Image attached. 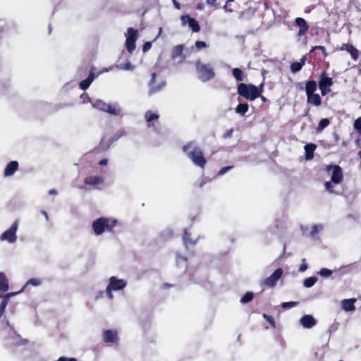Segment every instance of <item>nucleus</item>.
Instances as JSON below:
<instances>
[{
    "label": "nucleus",
    "mask_w": 361,
    "mask_h": 361,
    "mask_svg": "<svg viewBox=\"0 0 361 361\" xmlns=\"http://www.w3.org/2000/svg\"><path fill=\"white\" fill-rule=\"evenodd\" d=\"M183 151L187 153L188 157L192 163L201 169H204L207 164V159L199 146L194 145L193 142H188L183 146Z\"/></svg>",
    "instance_id": "obj_1"
},
{
    "label": "nucleus",
    "mask_w": 361,
    "mask_h": 361,
    "mask_svg": "<svg viewBox=\"0 0 361 361\" xmlns=\"http://www.w3.org/2000/svg\"><path fill=\"white\" fill-rule=\"evenodd\" d=\"M116 224L117 221L116 219L100 217L92 222V229L96 235H99L105 231L110 232L112 231Z\"/></svg>",
    "instance_id": "obj_2"
},
{
    "label": "nucleus",
    "mask_w": 361,
    "mask_h": 361,
    "mask_svg": "<svg viewBox=\"0 0 361 361\" xmlns=\"http://www.w3.org/2000/svg\"><path fill=\"white\" fill-rule=\"evenodd\" d=\"M195 69L198 78L202 82H207L215 77V71L210 63H203L200 60L195 63Z\"/></svg>",
    "instance_id": "obj_3"
},
{
    "label": "nucleus",
    "mask_w": 361,
    "mask_h": 361,
    "mask_svg": "<svg viewBox=\"0 0 361 361\" xmlns=\"http://www.w3.org/2000/svg\"><path fill=\"white\" fill-rule=\"evenodd\" d=\"M237 92L240 96L251 101L258 98L257 86L253 84L239 83L237 86Z\"/></svg>",
    "instance_id": "obj_4"
},
{
    "label": "nucleus",
    "mask_w": 361,
    "mask_h": 361,
    "mask_svg": "<svg viewBox=\"0 0 361 361\" xmlns=\"http://www.w3.org/2000/svg\"><path fill=\"white\" fill-rule=\"evenodd\" d=\"M95 109L107 112L111 115L118 116L121 114V109L116 108L111 104H106L102 100H96L93 104Z\"/></svg>",
    "instance_id": "obj_5"
},
{
    "label": "nucleus",
    "mask_w": 361,
    "mask_h": 361,
    "mask_svg": "<svg viewBox=\"0 0 361 361\" xmlns=\"http://www.w3.org/2000/svg\"><path fill=\"white\" fill-rule=\"evenodd\" d=\"M332 169V174L331 177V182L334 184H338L342 182L343 179V171L338 165H327L326 171H329Z\"/></svg>",
    "instance_id": "obj_6"
},
{
    "label": "nucleus",
    "mask_w": 361,
    "mask_h": 361,
    "mask_svg": "<svg viewBox=\"0 0 361 361\" xmlns=\"http://www.w3.org/2000/svg\"><path fill=\"white\" fill-rule=\"evenodd\" d=\"M18 229V221H16L9 229L4 232L0 237L1 240H7L9 243H14L17 239L16 231Z\"/></svg>",
    "instance_id": "obj_7"
},
{
    "label": "nucleus",
    "mask_w": 361,
    "mask_h": 361,
    "mask_svg": "<svg viewBox=\"0 0 361 361\" xmlns=\"http://www.w3.org/2000/svg\"><path fill=\"white\" fill-rule=\"evenodd\" d=\"M282 274V268H278L270 276L267 277L263 281L262 284L267 287L272 288L276 286L278 280L281 277Z\"/></svg>",
    "instance_id": "obj_8"
},
{
    "label": "nucleus",
    "mask_w": 361,
    "mask_h": 361,
    "mask_svg": "<svg viewBox=\"0 0 361 361\" xmlns=\"http://www.w3.org/2000/svg\"><path fill=\"white\" fill-rule=\"evenodd\" d=\"M156 76H157L156 73H153L151 75V79L149 82V86L150 87L149 90V95H152L158 92H160L166 86V82L164 80L161 81L157 85H156L155 84Z\"/></svg>",
    "instance_id": "obj_9"
},
{
    "label": "nucleus",
    "mask_w": 361,
    "mask_h": 361,
    "mask_svg": "<svg viewBox=\"0 0 361 361\" xmlns=\"http://www.w3.org/2000/svg\"><path fill=\"white\" fill-rule=\"evenodd\" d=\"M126 282L123 279H118L116 276H111L109 279V289L120 290L126 286Z\"/></svg>",
    "instance_id": "obj_10"
},
{
    "label": "nucleus",
    "mask_w": 361,
    "mask_h": 361,
    "mask_svg": "<svg viewBox=\"0 0 361 361\" xmlns=\"http://www.w3.org/2000/svg\"><path fill=\"white\" fill-rule=\"evenodd\" d=\"M336 50L347 51L351 56L352 59L356 61L358 59L359 51L353 45L348 43H344L341 47H336Z\"/></svg>",
    "instance_id": "obj_11"
},
{
    "label": "nucleus",
    "mask_w": 361,
    "mask_h": 361,
    "mask_svg": "<svg viewBox=\"0 0 361 361\" xmlns=\"http://www.w3.org/2000/svg\"><path fill=\"white\" fill-rule=\"evenodd\" d=\"M295 25L299 27V30L298 32V37L305 35L309 30V25L306 20L302 18H296L295 19Z\"/></svg>",
    "instance_id": "obj_12"
},
{
    "label": "nucleus",
    "mask_w": 361,
    "mask_h": 361,
    "mask_svg": "<svg viewBox=\"0 0 361 361\" xmlns=\"http://www.w3.org/2000/svg\"><path fill=\"white\" fill-rule=\"evenodd\" d=\"M102 336L104 341L106 343H116L118 341L116 330H104Z\"/></svg>",
    "instance_id": "obj_13"
},
{
    "label": "nucleus",
    "mask_w": 361,
    "mask_h": 361,
    "mask_svg": "<svg viewBox=\"0 0 361 361\" xmlns=\"http://www.w3.org/2000/svg\"><path fill=\"white\" fill-rule=\"evenodd\" d=\"M94 71L95 68L93 66H92L88 77L86 79L82 80L79 84L80 88L81 90H86L90 87V85H91V83L92 82L95 78Z\"/></svg>",
    "instance_id": "obj_14"
},
{
    "label": "nucleus",
    "mask_w": 361,
    "mask_h": 361,
    "mask_svg": "<svg viewBox=\"0 0 361 361\" xmlns=\"http://www.w3.org/2000/svg\"><path fill=\"white\" fill-rule=\"evenodd\" d=\"M181 20L183 23L188 22L189 27L192 29V32H198L200 30V27L198 22L188 15L182 16Z\"/></svg>",
    "instance_id": "obj_15"
},
{
    "label": "nucleus",
    "mask_w": 361,
    "mask_h": 361,
    "mask_svg": "<svg viewBox=\"0 0 361 361\" xmlns=\"http://www.w3.org/2000/svg\"><path fill=\"white\" fill-rule=\"evenodd\" d=\"M333 84V79L328 75L325 71H323L319 75L318 85L331 87Z\"/></svg>",
    "instance_id": "obj_16"
},
{
    "label": "nucleus",
    "mask_w": 361,
    "mask_h": 361,
    "mask_svg": "<svg viewBox=\"0 0 361 361\" xmlns=\"http://www.w3.org/2000/svg\"><path fill=\"white\" fill-rule=\"evenodd\" d=\"M300 324L304 328L310 329L316 324V319L310 314H306L301 317Z\"/></svg>",
    "instance_id": "obj_17"
},
{
    "label": "nucleus",
    "mask_w": 361,
    "mask_h": 361,
    "mask_svg": "<svg viewBox=\"0 0 361 361\" xmlns=\"http://www.w3.org/2000/svg\"><path fill=\"white\" fill-rule=\"evenodd\" d=\"M18 162L17 161H10L4 169V176H11L18 169Z\"/></svg>",
    "instance_id": "obj_18"
},
{
    "label": "nucleus",
    "mask_w": 361,
    "mask_h": 361,
    "mask_svg": "<svg viewBox=\"0 0 361 361\" xmlns=\"http://www.w3.org/2000/svg\"><path fill=\"white\" fill-rule=\"evenodd\" d=\"M8 288V279L4 273L0 272V297H2V293L6 292Z\"/></svg>",
    "instance_id": "obj_19"
},
{
    "label": "nucleus",
    "mask_w": 361,
    "mask_h": 361,
    "mask_svg": "<svg viewBox=\"0 0 361 361\" xmlns=\"http://www.w3.org/2000/svg\"><path fill=\"white\" fill-rule=\"evenodd\" d=\"M307 102L315 106H319L322 104V98L319 94L313 93L307 96Z\"/></svg>",
    "instance_id": "obj_20"
},
{
    "label": "nucleus",
    "mask_w": 361,
    "mask_h": 361,
    "mask_svg": "<svg viewBox=\"0 0 361 361\" xmlns=\"http://www.w3.org/2000/svg\"><path fill=\"white\" fill-rule=\"evenodd\" d=\"M356 302L355 298L344 299L342 300V308L346 311H354L355 310V302Z\"/></svg>",
    "instance_id": "obj_21"
},
{
    "label": "nucleus",
    "mask_w": 361,
    "mask_h": 361,
    "mask_svg": "<svg viewBox=\"0 0 361 361\" xmlns=\"http://www.w3.org/2000/svg\"><path fill=\"white\" fill-rule=\"evenodd\" d=\"M306 60L307 57L305 55L300 59V61L292 63L290 67L291 72L295 73L300 71L302 69V68L305 66Z\"/></svg>",
    "instance_id": "obj_22"
},
{
    "label": "nucleus",
    "mask_w": 361,
    "mask_h": 361,
    "mask_svg": "<svg viewBox=\"0 0 361 361\" xmlns=\"http://www.w3.org/2000/svg\"><path fill=\"white\" fill-rule=\"evenodd\" d=\"M103 182L104 178L102 176H88L84 179V183L90 185H96Z\"/></svg>",
    "instance_id": "obj_23"
},
{
    "label": "nucleus",
    "mask_w": 361,
    "mask_h": 361,
    "mask_svg": "<svg viewBox=\"0 0 361 361\" xmlns=\"http://www.w3.org/2000/svg\"><path fill=\"white\" fill-rule=\"evenodd\" d=\"M317 145L313 143L307 144L305 146V158L307 160H310L313 159L314 152L316 149Z\"/></svg>",
    "instance_id": "obj_24"
},
{
    "label": "nucleus",
    "mask_w": 361,
    "mask_h": 361,
    "mask_svg": "<svg viewBox=\"0 0 361 361\" xmlns=\"http://www.w3.org/2000/svg\"><path fill=\"white\" fill-rule=\"evenodd\" d=\"M317 85L315 80H308L305 83V92L306 95L314 93L317 90Z\"/></svg>",
    "instance_id": "obj_25"
},
{
    "label": "nucleus",
    "mask_w": 361,
    "mask_h": 361,
    "mask_svg": "<svg viewBox=\"0 0 361 361\" xmlns=\"http://www.w3.org/2000/svg\"><path fill=\"white\" fill-rule=\"evenodd\" d=\"M249 106L247 103H240L235 108L236 113L244 116L248 111Z\"/></svg>",
    "instance_id": "obj_26"
},
{
    "label": "nucleus",
    "mask_w": 361,
    "mask_h": 361,
    "mask_svg": "<svg viewBox=\"0 0 361 361\" xmlns=\"http://www.w3.org/2000/svg\"><path fill=\"white\" fill-rule=\"evenodd\" d=\"M232 74L237 81H243L244 80V73L239 68H234L232 70Z\"/></svg>",
    "instance_id": "obj_27"
},
{
    "label": "nucleus",
    "mask_w": 361,
    "mask_h": 361,
    "mask_svg": "<svg viewBox=\"0 0 361 361\" xmlns=\"http://www.w3.org/2000/svg\"><path fill=\"white\" fill-rule=\"evenodd\" d=\"M116 68L120 70L133 71L135 67L128 60H127L126 62L123 63L116 65Z\"/></svg>",
    "instance_id": "obj_28"
},
{
    "label": "nucleus",
    "mask_w": 361,
    "mask_h": 361,
    "mask_svg": "<svg viewBox=\"0 0 361 361\" xmlns=\"http://www.w3.org/2000/svg\"><path fill=\"white\" fill-rule=\"evenodd\" d=\"M317 281V278L316 276H310L304 280L303 285L306 288H310L313 286Z\"/></svg>",
    "instance_id": "obj_29"
},
{
    "label": "nucleus",
    "mask_w": 361,
    "mask_h": 361,
    "mask_svg": "<svg viewBox=\"0 0 361 361\" xmlns=\"http://www.w3.org/2000/svg\"><path fill=\"white\" fill-rule=\"evenodd\" d=\"M135 41L133 39H127L126 40V47L129 53H133L135 49Z\"/></svg>",
    "instance_id": "obj_30"
},
{
    "label": "nucleus",
    "mask_w": 361,
    "mask_h": 361,
    "mask_svg": "<svg viewBox=\"0 0 361 361\" xmlns=\"http://www.w3.org/2000/svg\"><path fill=\"white\" fill-rule=\"evenodd\" d=\"M330 123V121L328 118H322L319 121L317 130V132H321L326 127H327Z\"/></svg>",
    "instance_id": "obj_31"
},
{
    "label": "nucleus",
    "mask_w": 361,
    "mask_h": 361,
    "mask_svg": "<svg viewBox=\"0 0 361 361\" xmlns=\"http://www.w3.org/2000/svg\"><path fill=\"white\" fill-rule=\"evenodd\" d=\"M183 238L186 245L195 244V241L191 240L190 233L186 229L184 231Z\"/></svg>",
    "instance_id": "obj_32"
},
{
    "label": "nucleus",
    "mask_w": 361,
    "mask_h": 361,
    "mask_svg": "<svg viewBox=\"0 0 361 361\" xmlns=\"http://www.w3.org/2000/svg\"><path fill=\"white\" fill-rule=\"evenodd\" d=\"M159 117V116L158 114H154L151 111H147L145 114V118L148 123L158 119Z\"/></svg>",
    "instance_id": "obj_33"
},
{
    "label": "nucleus",
    "mask_w": 361,
    "mask_h": 361,
    "mask_svg": "<svg viewBox=\"0 0 361 361\" xmlns=\"http://www.w3.org/2000/svg\"><path fill=\"white\" fill-rule=\"evenodd\" d=\"M254 295L252 292H247L240 299L241 303H247L252 300Z\"/></svg>",
    "instance_id": "obj_34"
},
{
    "label": "nucleus",
    "mask_w": 361,
    "mask_h": 361,
    "mask_svg": "<svg viewBox=\"0 0 361 361\" xmlns=\"http://www.w3.org/2000/svg\"><path fill=\"white\" fill-rule=\"evenodd\" d=\"M183 49H184V47H183V45H182V44L176 46L173 48L172 56L177 57V56H180L183 54Z\"/></svg>",
    "instance_id": "obj_35"
},
{
    "label": "nucleus",
    "mask_w": 361,
    "mask_h": 361,
    "mask_svg": "<svg viewBox=\"0 0 361 361\" xmlns=\"http://www.w3.org/2000/svg\"><path fill=\"white\" fill-rule=\"evenodd\" d=\"M137 37V30H135L133 27H129L128 29L127 39L136 40Z\"/></svg>",
    "instance_id": "obj_36"
},
{
    "label": "nucleus",
    "mask_w": 361,
    "mask_h": 361,
    "mask_svg": "<svg viewBox=\"0 0 361 361\" xmlns=\"http://www.w3.org/2000/svg\"><path fill=\"white\" fill-rule=\"evenodd\" d=\"M319 50L322 54L324 58L325 59L328 56V53L326 52V48L324 46H314L312 47L310 51V53L313 52L314 50Z\"/></svg>",
    "instance_id": "obj_37"
},
{
    "label": "nucleus",
    "mask_w": 361,
    "mask_h": 361,
    "mask_svg": "<svg viewBox=\"0 0 361 361\" xmlns=\"http://www.w3.org/2000/svg\"><path fill=\"white\" fill-rule=\"evenodd\" d=\"M13 341L12 344H13L15 345H25L27 342V340L21 339L18 335L16 336H13Z\"/></svg>",
    "instance_id": "obj_38"
},
{
    "label": "nucleus",
    "mask_w": 361,
    "mask_h": 361,
    "mask_svg": "<svg viewBox=\"0 0 361 361\" xmlns=\"http://www.w3.org/2000/svg\"><path fill=\"white\" fill-rule=\"evenodd\" d=\"M42 283L41 280L39 279H30V280L27 281V282L26 283V284L23 287V290L25 289V288L26 287V286L27 285H32V286H37L39 285H40Z\"/></svg>",
    "instance_id": "obj_39"
},
{
    "label": "nucleus",
    "mask_w": 361,
    "mask_h": 361,
    "mask_svg": "<svg viewBox=\"0 0 361 361\" xmlns=\"http://www.w3.org/2000/svg\"><path fill=\"white\" fill-rule=\"evenodd\" d=\"M262 316H263L264 319H265L269 322V324L271 326V327L276 328V323H275V320L273 318V317L268 315L265 313H264Z\"/></svg>",
    "instance_id": "obj_40"
},
{
    "label": "nucleus",
    "mask_w": 361,
    "mask_h": 361,
    "mask_svg": "<svg viewBox=\"0 0 361 361\" xmlns=\"http://www.w3.org/2000/svg\"><path fill=\"white\" fill-rule=\"evenodd\" d=\"M319 274L322 277H329L332 274V271L326 268H322L320 269Z\"/></svg>",
    "instance_id": "obj_41"
},
{
    "label": "nucleus",
    "mask_w": 361,
    "mask_h": 361,
    "mask_svg": "<svg viewBox=\"0 0 361 361\" xmlns=\"http://www.w3.org/2000/svg\"><path fill=\"white\" fill-rule=\"evenodd\" d=\"M8 301L3 298L0 304V318L3 316L5 312L6 307L8 305Z\"/></svg>",
    "instance_id": "obj_42"
},
{
    "label": "nucleus",
    "mask_w": 361,
    "mask_h": 361,
    "mask_svg": "<svg viewBox=\"0 0 361 361\" xmlns=\"http://www.w3.org/2000/svg\"><path fill=\"white\" fill-rule=\"evenodd\" d=\"M333 182L331 181H326L324 183V186H325V189L330 193H334V185H333Z\"/></svg>",
    "instance_id": "obj_43"
},
{
    "label": "nucleus",
    "mask_w": 361,
    "mask_h": 361,
    "mask_svg": "<svg viewBox=\"0 0 361 361\" xmlns=\"http://www.w3.org/2000/svg\"><path fill=\"white\" fill-rule=\"evenodd\" d=\"M298 303V302H285L281 304V307L285 309L291 308L296 306Z\"/></svg>",
    "instance_id": "obj_44"
},
{
    "label": "nucleus",
    "mask_w": 361,
    "mask_h": 361,
    "mask_svg": "<svg viewBox=\"0 0 361 361\" xmlns=\"http://www.w3.org/2000/svg\"><path fill=\"white\" fill-rule=\"evenodd\" d=\"M23 288H22V289H21L20 291H18V292H11V293H8L7 294H6V295H2V297H1V298H3L4 299H5L6 300H7V301L8 302L9 298H10L11 297H12V296H13V295H16V294L20 293H21V292H23Z\"/></svg>",
    "instance_id": "obj_45"
},
{
    "label": "nucleus",
    "mask_w": 361,
    "mask_h": 361,
    "mask_svg": "<svg viewBox=\"0 0 361 361\" xmlns=\"http://www.w3.org/2000/svg\"><path fill=\"white\" fill-rule=\"evenodd\" d=\"M318 87L321 91V94L322 96L326 95L331 91L330 87H327L325 86H320V85H318Z\"/></svg>",
    "instance_id": "obj_46"
},
{
    "label": "nucleus",
    "mask_w": 361,
    "mask_h": 361,
    "mask_svg": "<svg viewBox=\"0 0 361 361\" xmlns=\"http://www.w3.org/2000/svg\"><path fill=\"white\" fill-rule=\"evenodd\" d=\"M354 128L360 133H361V117H359L355 121Z\"/></svg>",
    "instance_id": "obj_47"
},
{
    "label": "nucleus",
    "mask_w": 361,
    "mask_h": 361,
    "mask_svg": "<svg viewBox=\"0 0 361 361\" xmlns=\"http://www.w3.org/2000/svg\"><path fill=\"white\" fill-rule=\"evenodd\" d=\"M195 47L198 50H200L201 49L206 48L207 47V45L206 42H204L203 41H196Z\"/></svg>",
    "instance_id": "obj_48"
},
{
    "label": "nucleus",
    "mask_w": 361,
    "mask_h": 361,
    "mask_svg": "<svg viewBox=\"0 0 361 361\" xmlns=\"http://www.w3.org/2000/svg\"><path fill=\"white\" fill-rule=\"evenodd\" d=\"M232 168H233V166H228L223 167L222 169H220L218 174L224 175V173H226L227 171H228Z\"/></svg>",
    "instance_id": "obj_49"
},
{
    "label": "nucleus",
    "mask_w": 361,
    "mask_h": 361,
    "mask_svg": "<svg viewBox=\"0 0 361 361\" xmlns=\"http://www.w3.org/2000/svg\"><path fill=\"white\" fill-rule=\"evenodd\" d=\"M152 47V42H146L143 46H142V51L144 52H146L147 51H149Z\"/></svg>",
    "instance_id": "obj_50"
},
{
    "label": "nucleus",
    "mask_w": 361,
    "mask_h": 361,
    "mask_svg": "<svg viewBox=\"0 0 361 361\" xmlns=\"http://www.w3.org/2000/svg\"><path fill=\"white\" fill-rule=\"evenodd\" d=\"M319 232V226L317 225H314L312 227V229H311V231H310V235L312 236H314L317 233Z\"/></svg>",
    "instance_id": "obj_51"
},
{
    "label": "nucleus",
    "mask_w": 361,
    "mask_h": 361,
    "mask_svg": "<svg viewBox=\"0 0 361 361\" xmlns=\"http://www.w3.org/2000/svg\"><path fill=\"white\" fill-rule=\"evenodd\" d=\"M57 361H77V360L74 357H60Z\"/></svg>",
    "instance_id": "obj_52"
},
{
    "label": "nucleus",
    "mask_w": 361,
    "mask_h": 361,
    "mask_svg": "<svg viewBox=\"0 0 361 361\" xmlns=\"http://www.w3.org/2000/svg\"><path fill=\"white\" fill-rule=\"evenodd\" d=\"M233 132V129H230V130H227L226 133H224L223 137L228 138V137H231Z\"/></svg>",
    "instance_id": "obj_53"
},
{
    "label": "nucleus",
    "mask_w": 361,
    "mask_h": 361,
    "mask_svg": "<svg viewBox=\"0 0 361 361\" xmlns=\"http://www.w3.org/2000/svg\"><path fill=\"white\" fill-rule=\"evenodd\" d=\"M217 0H206V3L207 5L210 6H216V2Z\"/></svg>",
    "instance_id": "obj_54"
},
{
    "label": "nucleus",
    "mask_w": 361,
    "mask_h": 361,
    "mask_svg": "<svg viewBox=\"0 0 361 361\" xmlns=\"http://www.w3.org/2000/svg\"><path fill=\"white\" fill-rule=\"evenodd\" d=\"M264 83L260 84L258 87H257V90L258 92V97H259L260 94L263 91Z\"/></svg>",
    "instance_id": "obj_55"
},
{
    "label": "nucleus",
    "mask_w": 361,
    "mask_h": 361,
    "mask_svg": "<svg viewBox=\"0 0 361 361\" xmlns=\"http://www.w3.org/2000/svg\"><path fill=\"white\" fill-rule=\"evenodd\" d=\"M114 290L113 289H109V286H108L107 288H106V293H107V295L109 298H113V295H112V293L111 291Z\"/></svg>",
    "instance_id": "obj_56"
},
{
    "label": "nucleus",
    "mask_w": 361,
    "mask_h": 361,
    "mask_svg": "<svg viewBox=\"0 0 361 361\" xmlns=\"http://www.w3.org/2000/svg\"><path fill=\"white\" fill-rule=\"evenodd\" d=\"M307 269V264H301V266H300V267L299 270H300V271L303 272V271H305Z\"/></svg>",
    "instance_id": "obj_57"
},
{
    "label": "nucleus",
    "mask_w": 361,
    "mask_h": 361,
    "mask_svg": "<svg viewBox=\"0 0 361 361\" xmlns=\"http://www.w3.org/2000/svg\"><path fill=\"white\" fill-rule=\"evenodd\" d=\"M108 160L107 159H103L99 161V164L101 166H105L107 164Z\"/></svg>",
    "instance_id": "obj_58"
},
{
    "label": "nucleus",
    "mask_w": 361,
    "mask_h": 361,
    "mask_svg": "<svg viewBox=\"0 0 361 361\" xmlns=\"http://www.w3.org/2000/svg\"><path fill=\"white\" fill-rule=\"evenodd\" d=\"M173 1V5L174 6L177 8V9H180V4L176 1V0H172Z\"/></svg>",
    "instance_id": "obj_59"
},
{
    "label": "nucleus",
    "mask_w": 361,
    "mask_h": 361,
    "mask_svg": "<svg viewBox=\"0 0 361 361\" xmlns=\"http://www.w3.org/2000/svg\"><path fill=\"white\" fill-rule=\"evenodd\" d=\"M223 8L224 9L225 11H228V12H232L233 10L231 9V8H228V3L226 2V4L224 6Z\"/></svg>",
    "instance_id": "obj_60"
},
{
    "label": "nucleus",
    "mask_w": 361,
    "mask_h": 361,
    "mask_svg": "<svg viewBox=\"0 0 361 361\" xmlns=\"http://www.w3.org/2000/svg\"><path fill=\"white\" fill-rule=\"evenodd\" d=\"M49 193L51 194V195H56L57 193V192H56V190L51 189V190H49Z\"/></svg>",
    "instance_id": "obj_61"
},
{
    "label": "nucleus",
    "mask_w": 361,
    "mask_h": 361,
    "mask_svg": "<svg viewBox=\"0 0 361 361\" xmlns=\"http://www.w3.org/2000/svg\"><path fill=\"white\" fill-rule=\"evenodd\" d=\"M203 8V5L202 4H198L197 5V9L202 10Z\"/></svg>",
    "instance_id": "obj_62"
},
{
    "label": "nucleus",
    "mask_w": 361,
    "mask_h": 361,
    "mask_svg": "<svg viewBox=\"0 0 361 361\" xmlns=\"http://www.w3.org/2000/svg\"><path fill=\"white\" fill-rule=\"evenodd\" d=\"M42 213L44 214V216H45V218L47 219V220L49 219V216H48V214L47 213V212L45 211H42Z\"/></svg>",
    "instance_id": "obj_63"
},
{
    "label": "nucleus",
    "mask_w": 361,
    "mask_h": 361,
    "mask_svg": "<svg viewBox=\"0 0 361 361\" xmlns=\"http://www.w3.org/2000/svg\"><path fill=\"white\" fill-rule=\"evenodd\" d=\"M359 157L361 159V150H360L357 153Z\"/></svg>",
    "instance_id": "obj_64"
}]
</instances>
